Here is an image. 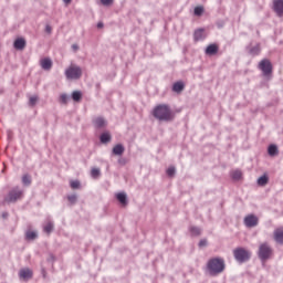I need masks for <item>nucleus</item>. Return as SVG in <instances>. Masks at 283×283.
<instances>
[{
	"instance_id": "29",
	"label": "nucleus",
	"mask_w": 283,
	"mask_h": 283,
	"mask_svg": "<svg viewBox=\"0 0 283 283\" xmlns=\"http://www.w3.org/2000/svg\"><path fill=\"white\" fill-rule=\"evenodd\" d=\"M249 52L252 56H258L261 52L260 45L253 46Z\"/></svg>"
},
{
	"instance_id": "16",
	"label": "nucleus",
	"mask_w": 283,
	"mask_h": 283,
	"mask_svg": "<svg viewBox=\"0 0 283 283\" xmlns=\"http://www.w3.org/2000/svg\"><path fill=\"white\" fill-rule=\"evenodd\" d=\"M40 65L42 67V70H52V60H50V57H45V59H42L40 61Z\"/></svg>"
},
{
	"instance_id": "21",
	"label": "nucleus",
	"mask_w": 283,
	"mask_h": 283,
	"mask_svg": "<svg viewBox=\"0 0 283 283\" xmlns=\"http://www.w3.org/2000/svg\"><path fill=\"white\" fill-rule=\"evenodd\" d=\"M22 185H24V187H30L32 185V177L30 175H23L22 176Z\"/></svg>"
},
{
	"instance_id": "11",
	"label": "nucleus",
	"mask_w": 283,
	"mask_h": 283,
	"mask_svg": "<svg viewBox=\"0 0 283 283\" xmlns=\"http://www.w3.org/2000/svg\"><path fill=\"white\" fill-rule=\"evenodd\" d=\"M219 50H220V46L216 43H212L207 46L206 54L208 56H214V54H218Z\"/></svg>"
},
{
	"instance_id": "4",
	"label": "nucleus",
	"mask_w": 283,
	"mask_h": 283,
	"mask_svg": "<svg viewBox=\"0 0 283 283\" xmlns=\"http://www.w3.org/2000/svg\"><path fill=\"white\" fill-rule=\"evenodd\" d=\"M234 260L239 262V264H244V262H249L251 260V251L244 248H235L233 250Z\"/></svg>"
},
{
	"instance_id": "18",
	"label": "nucleus",
	"mask_w": 283,
	"mask_h": 283,
	"mask_svg": "<svg viewBox=\"0 0 283 283\" xmlns=\"http://www.w3.org/2000/svg\"><path fill=\"white\" fill-rule=\"evenodd\" d=\"M274 240L277 244H283V230L276 229L274 230Z\"/></svg>"
},
{
	"instance_id": "27",
	"label": "nucleus",
	"mask_w": 283,
	"mask_h": 283,
	"mask_svg": "<svg viewBox=\"0 0 283 283\" xmlns=\"http://www.w3.org/2000/svg\"><path fill=\"white\" fill-rule=\"evenodd\" d=\"M43 231H44V233L50 234L52 231H54V223L48 222V223L44 226Z\"/></svg>"
},
{
	"instance_id": "15",
	"label": "nucleus",
	"mask_w": 283,
	"mask_h": 283,
	"mask_svg": "<svg viewBox=\"0 0 283 283\" xmlns=\"http://www.w3.org/2000/svg\"><path fill=\"white\" fill-rule=\"evenodd\" d=\"M268 154H269V156H271L272 158H275V156H279L280 149L277 148V145L271 144V145L268 147Z\"/></svg>"
},
{
	"instance_id": "30",
	"label": "nucleus",
	"mask_w": 283,
	"mask_h": 283,
	"mask_svg": "<svg viewBox=\"0 0 283 283\" xmlns=\"http://www.w3.org/2000/svg\"><path fill=\"white\" fill-rule=\"evenodd\" d=\"M67 200L70 205H76V202L78 201V197L76 195H69Z\"/></svg>"
},
{
	"instance_id": "19",
	"label": "nucleus",
	"mask_w": 283,
	"mask_h": 283,
	"mask_svg": "<svg viewBox=\"0 0 283 283\" xmlns=\"http://www.w3.org/2000/svg\"><path fill=\"white\" fill-rule=\"evenodd\" d=\"M185 90V83L182 81L176 82L172 85V92H176L177 94H180Z\"/></svg>"
},
{
	"instance_id": "26",
	"label": "nucleus",
	"mask_w": 283,
	"mask_h": 283,
	"mask_svg": "<svg viewBox=\"0 0 283 283\" xmlns=\"http://www.w3.org/2000/svg\"><path fill=\"white\" fill-rule=\"evenodd\" d=\"M95 127H104L105 126V119L103 117H96L94 119Z\"/></svg>"
},
{
	"instance_id": "44",
	"label": "nucleus",
	"mask_w": 283,
	"mask_h": 283,
	"mask_svg": "<svg viewBox=\"0 0 283 283\" xmlns=\"http://www.w3.org/2000/svg\"><path fill=\"white\" fill-rule=\"evenodd\" d=\"M72 48H73V50H78V45H76V44H73Z\"/></svg>"
},
{
	"instance_id": "36",
	"label": "nucleus",
	"mask_w": 283,
	"mask_h": 283,
	"mask_svg": "<svg viewBox=\"0 0 283 283\" xmlns=\"http://www.w3.org/2000/svg\"><path fill=\"white\" fill-rule=\"evenodd\" d=\"M118 165H120L122 167H125V165H127V158H125V157L119 158Z\"/></svg>"
},
{
	"instance_id": "5",
	"label": "nucleus",
	"mask_w": 283,
	"mask_h": 283,
	"mask_svg": "<svg viewBox=\"0 0 283 283\" xmlns=\"http://www.w3.org/2000/svg\"><path fill=\"white\" fill-rule=\"evenodd\" d=\"M65 76L70 81H78L81 76H83V70L80 66H76L74 64H71L66 70H65Z\"/></svg>"
},
{
	"instance_id": "33",
	"label": "nucleus",
	"mask_w": 283,
	"mask_h": 283,
	"mask_svg": "<svg viewBox=\"0 0 283 283\" xmlns=\"http://www.w3.org/2000/svg\"><path fill=\"white\" fill-rule=\"evenodd\" d=\"M38 101H39L38 96H31L29 99V105H31V107H34Z\"/></svg>"
},
{
	"instance_id": "35",
	"label": "nucleus",
	"mask_w": 283,
	"mask_h": 283,
	"mask_svg": "<svg viewBox=\"0 0 283 283\" xmlns=\"http://www.w3.org/2000/svg\"><path fill=\"white\" fill-rule=\"evenodd\" d=\"M70 185H71L72 189H80L81 188V181H78V180L71 181Z\"/></svg>"
},
{
	"instance_id": "20",
	"label": "nucleus",
	"mask_w": 283,
	"mask_h": 283,
	"mask_svg": "<svg viewBox=\"0 0 283 283\" xmlns=\"http://www.w3.org/2000/svg\"><path fill=\"white\" fill-rule=\"evenodd\" d=\"M256 182L259 187H266V185H269V176L262 175L261 177H259Z\"/></svg>"
},
{
	"instance_id": "2",
	"label": "nucleus",
	"mask_w": 283,
	"mask_h": 283,
	"mask_svg": "<svg viewBox=\"0 0 283 283\" xmlns=\"http://www.w3.org/2000/svg\"><path fill=\"white\" fill-rule=\"evenodd\" d=\"M153 116L157 118V120H165L166 123H169L176 117V115L167 104H160L156 106L153 111Z\"/></svg>"
},
{
	"instance_id": "43",
	"label": "nucleus",
	"mask_w": 283,
	"mask_h": 283,
	"mask_svg": "<svg viewBox=\"0 0 283 283\" xmlns=\"http://www.w3.org/2000/svg\"><path fill=\"white\" fill-rule=\"evenodd\" d=\"M97 28H98V29L103 28V22H98V23H97Z\"/></svg>"
},
{
	"instance_id": "12",
	"label": "nucleus",
	"mask_w": 283,
	"mask_h": 283,
	"mask_svg": "<svg viewBox=\"0 0 283 283\" xmlns=\"http://www.w3.org/2000/svg\"><path fill=\"white\" fill-rule=\"evenodd\" d=\"M116 200L119 201L122 207H127V205H129V201L127 200V193H125V192H118L116 195Z\"/></svg>"
},
{
	"instance_id": "17",
	"label": "nucleus",
	"mask_w": 283,
	"mask_h": 283,
	"mask_svg": "<svg viewBox=\"0 0 283 283\" xmlns=\"http://www.w3.org/2000/svg\"><path fill=\"white\" fill-rule=\"evenodd\" d=\"M113 154L115 156H123V154H125V146L123 144H117L114 148H113Z\"/></svg>"
},
{
	"instance_id": "6",
	"label": "nucleus",
	"mask_w": 283,
	"mask_h": 283,
	"mask_svg": "<svg viewBox=\"0 0 283 283\" xmlns=\"http://www.w3.org/2000/svg\"><path fill=\"white\" fill-rule=\"evenodd\" d=\"M273 255V249H271V245L269 243H262L259 247L258 256L261 262H266Z\"/></svg>"
},
{
	"instance_id": "31",
	"label": "nucleus",
	"mask_w": 283,
	"mask_h": 283,
	"mask_svg": "<svg viewBox=\"0 0 283 283\" xmlns=\"http://www.w3.org/2000/svg\"><path fill=\"white\" fill-rule=\"evenodd\" d=\"M166 174L169 178H174V176H176V167H169L167 170H166Z\"/></svg>"
},
{
	"instance_id": "10",
	"label": "nucleus",
	"mask_w": 283,
	"mask_h": 283,
	"mask_svg": "<svg viewBox=\"0 0 283 283\" xmlns=\"http://www.w3.org/2000/svg\"><path fill=\"white\" fill-rule=\"evenodd\" d=\"M273 10L277 17H283V0H273Z\"/></svg>"
},
{
	"instance_id": "14",
	"label": "nucleus",
	"mask_w": 283,
	"mask_h": 283,
	"mask_svg": "<svg viewBox=\"0 0 283 283\" xmlns=\"http://www.w3.org/2000/svg\"><path fill=\"white\" fill-rule=\"evenodd\" d=\"M27 42L23 38L15 39L13 46L15 50H25Z\"/></svg>"
},
{
	"instance_id": "38",
	"label": "nucleus",
	"mask_w": 283,
	"mask_h": 283,
	"mask_svg": "<svg viewBox=\"0 0 283 283\" xmlns=\"http://www.w3.org/2000/svg\"><path fill=\"white\" fill-rule=\"evenodd\" d=\"M48 262H51V264H54V262H56V256H54V254H49Z\"/></svg>"
},
{
	"instance_id": "34",
	"label": "nucleus",
	"mask_w": 283,
	"mask_h": 283,
	"mask_svg": "<svg viewBox=\"0 0 283 283\" xmlns=\"http://www.w3.org/2000/svg\"><path fill=\"white\" fill-rule=\"evenodd\" d=\"M202 12H205V8H202V7H196L195 8L196 17H201Z\"/></svg>"
},
{
	"instance_id": "8",
	"label": "nucleus",
	"mask_w": 283,
	"mask_h": 283,
	"mask_svg": "<svg viewBox=\"0 0 283 283\" xmlns=\"http://www.w3.org/2000/svg\"><path fill=\"white\" fill-rule=\"evenodd\" d=\"M243 223L248 229H253L254 227H258V224L260 223V219L255 214H248L243 219Z\"/></svg>"
},
{
	"instance_id": "45",
	"label": "nucleus",
	"mask_w": 283,
	"mask_h": 283,
	"mask_svg": "<svg viewBox=\"0 0 283 283\" xmlns=\"http://www.w3.org/2000/svg\"><path fill=\"white\" fill-rule=\"evenodd\" d=\"M2 218H8V212H3Z\"/></svg>"
},
{
	"instance_id": "7",
	"label": "nucleus",
	"mask_w": 283,
	"mask_h": 283,
	"mask_svg": "<svg viewBox=\"0 0 283 283\" xmlns=\"http://www.w3.org/2000/svg\"><path fill=\"white\" fill-rule=\"evenodd\" d=\"M259 70H261L264 76H271L273 74V64H271L269 59L261 60Z\"/></svg>"
},
{
	"instance_id": "46",
	"label": "nucleus",
	"mask_w": 283,
	"mask_h": 283,
	"mask_svg": "<svg viewBox=\"0 0 283 283\" xmlns=\"http://www.w3.org/2000/svg\"><path fill=\"white\" fill-rule=\"evenodd\" d=\"M6 171V168L2 169V174Z\"/></svg>"
},
{
	"instance_id": "22",
	"label": "nucleus",
	"mask_w": 283,
	"mask_h": 283,
	"mask_svg": "<svg viewBox=\"0 0 283 283\" xmlns=\"http://www.w3.org/2000/svg\"><path fill=\"white\" fill-rule=\"evenodd\" d=\"M191 235L198 237L202 233V229H200L199 227L196 226H191L189 229Z\"/></svg>"
},
{
	"instance_id": "42",
	"label": "nucleus",
	"mask_w": 283,
	"mask_h": 283,
	"mask_svg": "<svg viewBox=\"0 0 283 283\" xmlns=\"http://www.w3.org/2000/svg\"><path fill=\"white\" fill-rule=\"evenodd\" d=\"M63 2H64L66 6H70V3H72V0H63Z\"/></svg>"
},
{
	"instance_id": "9",
	"label": "nucleus",
	"mask_w": 283,
	"mask_h": 283,
	"mask_svg": "<svg viewBox=\"0 0 283 283\" xmlns=\"http://www.w3.org/2000/svg\"><path fill=\"white\" fill-rule=\"evenodd\" d=\"M32 270L25 268V269H21L19 271V277L20 280H24V282H28V280H32Z\"/></svg>"
},
{
	"instance_id": "3",
	"label": "nucleus",
	"mask_w": 283,
	"mask_h": 283,
	"mask_svg": "<svg viewBox=\"0 0 283 283\" xmlns=\"http://www.w3.org/2000/svg\"><path fill=\"white\" fill-rule=\"evenodd\" d=\"M24 191L21 187H13L3 199V205H14L19 200H23Z\"/></svg>"
},
{
	"instance_id": "28",
	"label": "nucleus",
	"mask_w": 283,
	"mask_h": 283,
	"mask_svg": "<svg viewBox=\"0 0 283 283\" xmlns=\"http://www.w3.org/2000/svg\"><path fill=\"white\" fill-rule=\"evenodd\" d=\"M112 140V135L109 133H104L101 135V143H109Z\"/></svg>"
},
{
	"instance_id": "37",
	"label": "nucleus",
	"mask_w": 283,
	"mask_h": 283,
	"mask_svg": "<svg viewBox=\"0 0 283 283\" xmlns=\"http://www.w3.org/2000/svg\"><path fill=\"white\" fill-rule=\"evenodd\" d=\"M60 101H61V103H63L64 105H66V103H67V95H66V94H62V95L60 96Z\"/></svg>"
},
{
	"instance_id": "13",
	"label": "nucleus",
	"mask_w": 283,
	"mask_h": 283,
	"mask_svg": "<svg viewBox=\"0 0 283 283\" xmlns=\"http://www.w3.org/2000/svg\"><path fill=\"white\" fill-rule=\"evenodd\" d=\"M195 41H205L207 39V34H205V29H198L193 33Z\"/></svg>"
},
{
	"instance_id": "25",
	"label": "nucleus",
	"mask_w": 283,
	"mask_h": 283,
	"mask_svg": "<svg viewBox=\"0 0 283 283\" xmlns=\"http://www.w3.org/2000/svg\"><path fill=\"white\" fill-rule=\"evenodd\" d=\"M39 238V234L34 231H27L25 232V240H36Z\"/></svg>"
},
{
	"instance_id": "40",
	"label": "nucleus",
	"mask_w": 283,
	"mask_h": 283,
	"mask_svg": "<svg viewBox=\"0 0 283 283\" xmlns=\"http://www.w3.org/2000/svg\"><path fill=\"white\" fill-rule=\"evenodd\" d=\"M207 244H208L207 239H201V240L199 241V247H200V248L207 247Z\"/></svg>"
},
{
	"instance_id": "32",
	"label": "nucleus",
	"mask_w": 283,
	"mask_h": 283,
	"mask_svg": "<svg viewBox=\"0 0 283 283\" xmlns=\"http://www.w3.org/2000/svg\"><path fill=\"white\" fill-rule=\"evenodd\" d=\"M91 176H92V178H98V176H101V169H98V168H93V169L91 170Z\"/></svg>"
},
{
	"instance_id": "24",
	"label": "nucleus",
	"mask_w": 283,
	"mask_h": 283,
	"mask_svg": "<svg viewBox=\"0 0 283 283\" xmlns=\"http://www.w3.org/2000/svg\"><path fill=\"white\" fill-rule=\"evenodd\" d=\"M232 180H242V170H233L231 172Z\"/></svg>"
},
{
	"instance_id": "23",
	"label": "nucleus",
	"mask_w": 283,
	"mask_h": 283,
	"mask_svg": "<svg viewBox=\"0 0 283 283\" xmlns=\"http://www.w3.org/2000/svg\"><path fill=\"white\" fill-rule=\"evenodd\" d=\"M81 98H83V94L81 93V91H74L72 93V99L75 101V103L81 102Z\"/></svg>"
},
{
	"instance_id": "41",
	"label": "nucleus",
	"mask_w": 283,
	"mask_h": 283,
	"mask_svg": "<svg viewBox=\"0 0 283 283\" xmlns=\"http://www.w3.org/2000/svg\"><path fill=\"white\" fill-rule=\"evenodd\" d=\"M45 32H46L48 34H52V27H51L50 24H46V25H45Z\"/></svg>"
},
{
	"instance_id": "39",
	"label": "nucleus",
	"mask_w": 283,
	"mask_h": 283,
	"mask_svg": "<svg viewBox=\"0 0 283 283\" xmlns=\"http://www.w3.org/2000/svg\"><path fill=\"white\" fill-rule=\"evenodd\" d=\"M102 6H112L114 3V0H101Z\"/></svg>"
},
{
	"instance_id": "1",
	"label": "nucleus",
	"mask_w": 283,
	"mask_h": 283,
	"mask_svg": "<svg viewBox=\"0 0 283 283\" xmlns=\"http://www.w3.org/2000/svg\"><path fill=\"white\" fill-rule=\"evenodd\" d=\"M206 269L212 277L216 275H220V273H224V269H227V264L224 263V259L220 256L211 258L206 265Z\"/></svg>"
}]
</instances>
